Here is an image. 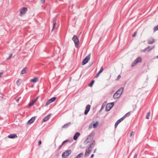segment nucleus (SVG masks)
I'll use <instances>...</instances> for the list:
<instances>
[{
	"instance_id": "obj_1",
	"label": "nucleus",
	"mask_w": 158,
	"mask_h": 158,
	"mask_svg": "<svg viewBox=\"0 0 158 158\" xmlns=\"http://www.w3.org/2000/svg\"><path fill=\"white\" fill-rule=\"evenodd\" d=\"M99 123L98 122H92L89 125V128L90 129L93 127L94 128H97L99 125Z\"/></svg>"
},
{
	"instance_id": "obj_2",
	"label": "nucleus",
	"mask_w": 158,
	"mask_h": 158,
	"mask_svg": "<svg viewBox=\"0 0 158 158\" xmlns=\"http://www.w3.org/2000/svg\"><path fill=\"white\" fill-rule=\"evenodd\" d=\"M72 40L73 41L76 47L77 48L79 44V40L77 36L74 35L72 38Z\"/></svg>"
},
{
	"instance_id": "obj_3",
	"label": "nucleus",
	"mask_w": 158,
	"mask_h": 158,
	"mask_svg": "<svg viewBox=\"0 0 158 158\" xmlns=\"http://www.w3.org/2000/svg\"><path fill=\"white\" fill-rule=\"evenodd\" d=\"M72 152L71 150H69L66 151L64 152H63L62 155V157L63 158H66L68 157L69 154Z\"/></svg>"
},
{
	"instance_id": "obj_4",
	"label": "nucleus",
	"mask_w": 158,
	"mask_h": 158,
	"mask_svg": "<svg viewBox=\"0 0 158 158\" xmlns=\"http://www.w3.org/2000/svg\"><path fill=\"white\" fill-rule=\"evenodd\" d=\"M141 61V58L140 57H138L133 61V63L131 64V67H133L135 66L138 63L140 62Z\"/></svg>"
},
{
	"instance_id": "obj_5",
	"label": "nucleus",
	"mask_w": 158,
	"mask_h": 158,
	"mask_svg": "<svg viewBox=\"0 0 158 158\" xmlns=\"http://www.w3.org/2000/svg\"><path fill=\"white\" fill-rule=\"evenodd\" d=\"M128 113H127L126 114L124 115L123 117L118 120L117 122L116 123L114 127L115 128H116L118 126V124L122 122L124 119L126 117H127Z\"/></svg>"
},
{
	"instance_id": "obj_6",
	"label": "nucleus",
	"mask_w": 158,
	"mask_h": 158,
	"mask_svg": "<svg viewBox=\"0 0 158 158\" xmlns=\"http://www.w3.org/2000/svg\"><path fill=\"white\" fill-rule=\"evenodd\" d=\"M114 105V103L111 102L108 104L106 106V110L107 111L110 110V109Z\"/></svg>"
},
{
	"instance_id": "obj_7",
	"label": "nucleus",
	"mask_w": 158,
	"mask_h": 158,
	"mask_svg": "<svg viewBox=\"0 0 158 158\" xmlns=\"http://www.w3.org/2000/svg\"><path fill=\"white\" fill-rule=\"evenodd\" d=\"M90 59V55H89L87 56L83 60L82 62V64L83 65L87 63Z\"/></svg>"
},
{
	"instance_id": "obj_8",
	"label": "nucleus",
	"mask_w": 158,
	"mask_h": 158,
	"mask_svg": "<svg viewBox=\"0 0 158 158\" xmlns=\"http://www.w3.org/2000/svg\"><path fill=\"white\" fill-rule=\"evenodd\" d=\"M92 150V149L90 148L87 147L86 149V151L85 154V156L87 157L89 155Z\"/></svg>"
},
{
	"instance_id": "obj_9",
	"label": "nucleus",
	"mask_w": 158,
	"mask_h": 158,
	"mask_svg": "<svg viewBox=\"0 0 158 158\" xmlns=\"http://www.w3.org/2000/svg\"><path fill=\"white\" fill-rule=\"evenodd\" d=\"M155 47L154 46L151 47L150 46H148L145 49L142 50V52H144L145 51H147L148 52H149L151 51L153 48Z\"/></svg>"
},
{
	"instance_id": "obj_10",
	"label": "nucleus",
	"mask_w": 158,
	"mask_h": 158,
	"mask_svg": "<svg viewBox=\"0 0 158 158\" xmlns=\"http://www.w3.org/2000/svg\"><path fill=\"white\" fill-rule=\"evenodd\" d=\"M90 106L89 105H88L86 106V108L85 112V114L86 115L89 111L90 110Z\"/></svg>"
},
{
	"instance_id": "obj_11",
	"label": "nucleus",
	"mask_w": 158,
	"mask_h": 158,
	"mask_svg": "<svg viewBox=\"0 0 158 158\" xmlns=\"http://www.w3.org/2000/svg\"><path fill=\"white\" fill-rule=\"evenodd\" d=\"M38 98V97H37L35 99L32 100L31 102L28 104L29 106H30L33 105L34 103H35V102Z\"/></svg>"
},
{
	"instance_id": "obj_12",
	"label": "nucleus",
	"mask_w": 158,
	"mask_h": 158,
	"mask_svg": "<svg viewBox=\"0 0 158 158\" xmlns=\"http://www.w3.org/2000/svg\"><path fill=\"white\" fill-rule=\"evenodd\" d=\"M39 77H35L32 79L30 80V81L33 83H35L37 82L38 81Z\"/></svg>"
},
{
	"instance_id": "obj_13",
	"label": "nucleus",
	"mask_w": 158,
	"mask_h": 158,
	"mask_svg": "<svg viewBox=\"0 0 158 158\" xmlns=\"http://www.w3.org/2000/svg\"><path fill=\"white\" fill-rule=\"evenodd\" d=\"M35 119V117H32L31 119L28 120L27 122V123L28 124H30L32 123Z\"/></svg>"
},
{
	"instance_id": "obj_14",
	"label": "nucleus",
	"mask_w": 158,
	"mask_h": 158,
	"mask_svg": "<svg viewBox=\"0 0 158 158\" xmlns=\"http://www.w3.org/2000/svg\"><path fill=\"white\" fill-rule=\"evenodd\" d=\"M155 42V40L154 39L151 38L149 40H148L147 43L149 44H152L153 43Z\"/></svg>"
},
{
	"instance_id": "obj_15",
	"label": "nucleus",
	"mask_w": 158,
	"mask_h": 158,
	"mask_svg": "<svg viewBox=\"0 0 158 158\" xmlns=\"http://www.w3.org/2000/svg\"><path fill=\"white\" fill-rule=\"evenodd\" d=\"M27 10V9L26 7H23L20 11V13L21 14H24Z\"/></svg>"
},
{
	"instance_id": "obj_16",
	"label": "nucleus",
	"mask_w": 158,
	"mask_h": 158,
	"mask_svg": "<svg viewBox=\"0 0 158 158\" xmlns=\"http://www.w3.org/2000/svg\"><path fill=\"white\" fill-rule=\"evenodd\" d=\"M8 137L10 139H13L17 137V135L15 134H11L9 135Z\"/></svg>"
},
{
	"instance_id": "obj_17",
	"label": "nucleus",
	"mask_w": 158,
	"mask_h": 158,
	"mask_svg": "<svg viewBox=\"0 0 158 158\" xmlns=\"http://www.w3.org/2000/svg\"><path fill=\"white\" fill-rule=\"evenodd\" d=\"M71 124V122H69L66 124H64L62 126V128H66L69 127V126Z\"/></svg>"
},
{
	"instance_id": "obj_18",
	"label": "nucleus",
	"mask_w": 158,
	"mask_h": 158,
	"mask_svg": "<svg viewBox=\"0 0 158 158\" xmlns=\"http://www.w3.org/2000/svg\"><path fill=\"white\" fill-rule=\"evenodd\" d=\"M50 115H48L47 116H46V117H45L43 120L42 121V122H46L50 118Z\"/></svg>"
},
{
	"instance_id": "obj_19",
	"label": "nucleus",
	"mask_w": 158,
	"mask_h": 158,
	"mask_svg": "<svg viewBox=\"0 0 158 158\" xmlns=\"http://www.w3.org/2000/svg\"><path fill=\"white\" fill-rule=\"evenodd\" d=\"M80 135V133L79 132H77L74 135L73 137V139L76 140L77 139L78 137Z\"/></svg>"
},
{
	"instance_id": "obj_20",
	"label": "nucleus",
	"mask_w": 158,
	"mask_h": 158,
	"mask_svg": "<svg viewBox=\"0 0 158 158\" xmlns=\"http://www.w3.org/2000/svg\"><path fill=\"white\" fill-rule=\"evenodd\" d=\"M120 96V95L118 93L116 92L113 96L114 98V99H116L118 98H119Z\"/></svg>"
},
{
	"instance_id": "obj_21",
	"label": "nucleus",
	"mask_w": 158,
	"mask_h": 158,
	"mask_svg": "<svg viewBox=\"0 0 158 158\" xmlns=\"http://www.w3.org/2000/svg\"><path fill=\"white\" fill-rule=\"evenodd\" d=\"M123 88L122 87H121L116 92L118 93V94H119L121 95V94H122L123 91Z\"/></svg>"
},
{
	"instance_id": "obj_22",
	"label": "nucleus",
	"mask_w": 158,
	"mask_h": 158,
	"mask_svg": "<svg viewBox=\"0 0 158 158\" xmlns=\"http://www.w3.org/2000/svg\"><path fill=\"white\" fill-rule=\"evenodd\" d=\"M95 144V142L94 141H93L90 144L88 148H90L92 149V148L93 147Z\"/></svg>"
},
{
	"instance_id": "obj_23",
	"label": "nucleus",
	"mask_w": 158,
	"mask_h": 158,
	"mask_svg": "<svg viewBox=\"0 0 158 158\" xmlns=\"http://www.w3.org/2000/svg\"><path fill=\"white\" fill-rule=\"evenodd\" d=\"M56 97H53V98H51L50 99H49V100L52 103L53 102L55 101L56 100Z\"/></svg>"
},
{
	"instance_id": "obj_24",
	"label": "nucleus",
	"mask_w": 158,
	"mask_h": 158,
	"mask_svg": "<svg viewBox=\"0 0 158 158\" xmlns=\"http://www.w3.org/2000/svg\"><path fill=\"white\" fill-rule=\"evenodd\" d=\"M26 70L27 69L26 68H23L21 71V74H25L26 73Z\"/></svg>"
},
{
	"instance_id": "obj_25",
	"label": "nucleus",
	"mask_w": 158,
	"mask_h": 158,
	"mask_svg": "<svg viewBox=\"0 0 158 158\" xmlns=\"http://www.w3.org/2000/svg\"><path fill=\"white\" fill-rule=\"evenodd\" d=\"M83 155V153H81L79 154L77 157H75V158H81V157Z\"/></svg>"
},
{
	"instance_id": "obj_26",
	"label": "nucleus",
	"mask_w": 158,
	"mask_h": 158,
	"mask_svg": "<svg viewBox=\"0 0 158 158\" xmlns=\"http://www.w3.org/2000/svg\"><path fill=\"white\" fill-rule=\"evenodd\" d=\"M150 114L151 112L150 111L147 113V114L146 117V118L147 119H148L149 118V116L150 115Z\"/></svg>"
},
{
	"instance_id": "obj_27",
	"label": "nucleus",
	"mask_w": 158,
	"mask_h": 158,
	"mask_svg": "<svg viewBox=\"0 0 158 158\" xmlns=\"http://www.w3.org/2000/svg\"><path fill=\"white\" fill-rule=\"evenodd\" d=\"M69 140H66L65 141H63L61 145L60 146L59 148H60L65 143L69 142Z\"/></svg>"
},
{
	"instance_id": "obj_28",
	"label": "nucleus",
	"mask_w": 158,
	"mask_h": 158,
	"mask_svg": "<svg viewBox=\"0 0 158 158\" xmlns=\"http://www.w3.org/2000/svg\"><path fill=\"white\" fill-rule=\"evenodd\" d=\"M21 79H18L17 81V84L18 85H20L21 83Z\"/></svg>"
},
{
	"instance_id": "obj_29",
	"label": "nucleus",
	"mask_w": 158,
	"mask_h": 158,
	"mask_svg": "<svg viewBox=\"0 0 158 158\" xmlns=\"http://www.w3.org/2000/svg\"><path fill=\"white\" fill-rule=\"evenodd\" d=\"M94 80H92L91 82L89 84V87H92L94 83Z\"/></svg>"
},
{
	"instance_id": "obj_30",
	"label": "nucleus",
	"mask_w": 158,
	"mask_h": 158,
	"mask_svg": "<svg viewBox=\"0 0 158 158\" xmlns=\"http://www.w3.org/2000/svg\"><path fill=\"white\" fill-rule=\"evenodd\" d=\"M103 70V67H102L101 68L100 70L98 72V73H100V74L102 72Z\"/></svg>"
},
{
	"instance_id": "obj_31",
	"label": "nucleus",
	"mask_w": 158,
	"mask_h": 158,
	"mask_svg": "<svg viewBox=\"0 0 158 158\" xmlns=\"http://www.w3.org/2000/svg\"><path fill=\"white\" fill-rule=\"evenodd\" d=\"M157 30H158V25H157L156 27H155L154 28V31H156Z\"/></svg>"
},
{
	"instance_id": "obj_32",
	"label": "nucleus",
	"mask_w": 158,
	"mask_h": 158,
	"mask_svg": "<svg viewBox=\"0 0 158 158\" xmlns=\"http://www.w3.org/2000/svg\"><path fill=\"white\" fill-rule=\"evenodd\" d=\"M51 103H52L51 102L49 101V100H48L47 101V102H46V105H48L49 104H50Z\"/></svg>"
},
{
	"instance_id": "obj_33",
	"label": "nucleus",
	"mask_w": 158,
	"mask_h": 158,
	"mask_svg": "<svg viewBox=\"0 0 158 158\" xmlns=\"http://www.w3.org/2000/svg\"><path fill=\"white\" fill-rule=\"evenodd\" d=\"M121 77V76L120 75H119L118 76L117 79H116V80L118 81L119 80Z\"/></svg>"
},
{
	"instance_id": "obj_34",
	"label": "nucleus",
	"mask_w": 158,
	"mask_h": 158,
	"mask_svg": "<svg viewBox=\"0 0 158 158\" xmlns=\"http://www.w3.org/2000/svg\"><path fill=\"white\" fill-rule=\"evenodd\" d=\"M56 25V23H54L53 25V28H52V31L53 30V29L54 28Z\"/></svg>"
},
{
	"instance_id": "obj_35",
	"label": "nucleus",
	"mask_w": 158,
	"mask_h": 158,
	"mask_svg": "<svg viewBox=\"0 0 158 158\" xmlns=\"http://www.w3.org/2000/svg\"><path fill=\"white\" fill-rule=\"evenodd\" d=\"M136 33H137V32L136 31H135L134 32V34L132 35V37H135L136 36Z\"/></svg>"
},
{
	"instance_id": "obj_36",
	"label": "nucleus",
	"mask_w": 158,
	"mask_h": 158,
	"mask_svg": "<svg viewBox=\"0 0 158 158\" xmlns=\"http://www.w3.org/2000/svg\"><path fill=\"white\" fill-rule=\"evenodd\" d=\"M133 134H134V132L133 131H132L130 134V136L131 137Z\"/></svg>"
},
{
	"instance_id": "obj_37",
	"label": "nucleus",
	"mask_w": 158,
	"mask_h": 158,
	"mask_svg": "<svg viewBox=\"0 0 158 158\" xmlns=\"http://www.w3.org/2000/svg\"><path fill=\"white\" fill-rule=\"evenodd\" d=\"M45 0H40V2L42 3L43 4L45 2Z\"/></svg>"
},
{
	"instance_id": "obj_38",
	"label": "nucleus",
	"mask_w": 158,
	"mask_h": 158,
	"mask_svg": "<svg viewBox=\"0 0 158 158\" xmlns=\"http://www.w3.org/2000/svg\"><path fill=\"white\" fill-rule=\"evenodd\" d=\"M12 54H10L9 56L8 59L12 57Z\"/></svg>"
},
{
	"instance_id": "obj_39",
	"label": "nucleus",
	"mask_w": 158,
	"mask_h": 158,
	"mask_svg": "<svg viewBox=\"0 0 158 158\" xmlns=\"http://www.w3.org/2000/svg\"><path fill=\"white\" fill-rule=\"evenodd\" d=\"M138 154L137 153H135L134 156L133 158H136L137 157Z\"/></svg>"
},
{
	"instance_id": "obj_40",
	"label": "nucleus",
	"mask_w": 158,
	"mask_h": 158,
	"mask_svg": "<svg viewBox=\"0 0 158 158\" xmlns=\"http://www.w3.org/2000/svg\"><path fill=\"white\" fill-rule=\"evenodd\" d=\"M100 74V73H98L97 74V75L95 76V77H98V76H99Z\"/></svg>"
},
{
	"instance_id": "obj_41",
	"label": "nucleus",
	"mask_w": 158,
	"mask_h": 158,
	"mask_svg": "<svg viewBox=\"0 0 158 158\" xmlns=\"http://www.w3.org/2000/svg\"><path fill=\"white\" fill-rule=\"evenodd\" d=\"M38 145H40L41 144V141L40 140L39 141V142H38Z\"/></svg>"
},
{
	"instance_id": "obj_42",
	"label": "nucleus",
	"mask_w": 158,
	"mask_h": 158,
	"mask_svg": "<svg viewBox=\"0 0 158 158\" xmlns=\"http://www.w3.org/2000/svg\"><path fill=\"white\" fill-rule=\"evenodd\" d=\"M3 73V72L0 73V78L1 77Z\"/></svg>"
},
{
	"instance_id": "obj_43",
	"label": "nucleus",
	"mask_w": 158,
	"mask_h": 158,
	"mask_svg": "<svg viewBox=\"0 0 158 158\" xmlns=\"http://www.w3.org/2000/svg\"><path fill=\"white\" fill-rule=\"evenodd\" d=\"M18 98L16 100V102H18L19 100V98Z\"/></svg>"
},
{
	"instance_id": "obj_44",
	"label": "nucleus",
	"mask_w": 158,
	"mask_h": 158,
	"mask_svg": "<svg viewBox=\"0 0 158 158\" xmlns=\"http://www.w3.org/2000/svg\"><path fill=\"white\" fill-rule=\"evenodd\" d=\"M94 154H92L91 156V158H93L94 157Z\"/></svg>"
},
{
	"instance_id": "obj_45",
	"label": "nucleus",
	"mask_w": 158,
	"mask_h": 158,
	"mask_svg": "<svg viewBox=\"0 0 158 158\" xmlns=\"http://www.w3.org/2000/svg\"><path fill=\"white\" fill-rule=\"evenodd\" d=\"M96 150H97V149H95L94 151V152L95 153L96 152Z\"/></svg>"
},
{
	"instance_id": "obj_46",
	"label": "nucleus",
	"mask_w": 158,
	"mask_h": 158,
	"mask_svg": "<svg viewBox=\"0 0 158 158\" xmlns=\"http://www.w3.org/2000/svg\"><path fill=\"white\" fill-rule=\"evenodd\" d=\"M129 114L130 113V112H129Z\"/></svg>"
},
{
	"instance_id": "obj_47",
	"label": "nucleus",
	"mask_w": 158,
	"mask_h": 158,
	"mask_svg": "<svg viewBox=\"0 0 158 158\" xmlns=\"http://www.w3.org/2000/svg\"><path fill=\"white\" fill-rule=\"evenodd\" d=\"M157 58H158V56H157Z\"/></svg>"
}]
</instances>
